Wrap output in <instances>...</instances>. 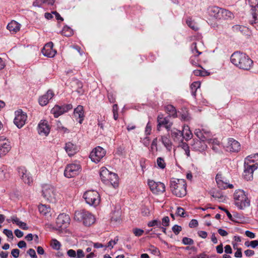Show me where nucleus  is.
I'll list each match as a JSON object with an SVG mask.
<instances>
[{"label": "nucleus", "mask_w": 258, "mask_h": 258, "mask_svg": "<svg viewBox=\"0 0 258 258\" xmlns=\"http://www.w3.org/2000/svg\"><path fill=\"white\" fill-rule=\"evenodd\" d=\"M183 132H184L183 133L184 139H185L186 141L190 139L192 137V134L189 130L184 129Z\"/></svg>", "instance_id": "de8ad7c7"}, {"label": "nucleus", "mask_w": 258, "mask_h": 258, "mask_svg": "<svg viewBox=\"0 0 258 258\" xmlns=\"http://www.w3.org/2000/svg\"><path fill=\"white\" fill-rule=\"evenodd\" d=\"M133 232L136 236L140 237L143 234L144 231L141 229L136 228L133 229Z\"/></svg>", "instance_id": "603ef678"}, {"label": "nucleus", "mask_w": 258, "mask_h": 258, "mask_svg": "<svg viewBox=\"0 0 258 258\" xmlns=\"http://www.w3.org/2000/svg\"><path fill=\"white\" fill-rule=\"evenodd\" d=\"M118 105L116 104H114L112 106V112L113 114V118L116 120L118 117Z\"/></svg>", "instance_id": "09e8293b"}, {"label": "nucleus", "mask_w": 258, "mask_h": 258, "mask_svg": "<svg viewBox=\"0 0 258 258\" xmlns=\"http://www.w3.org/2000/svg\"><path fill=\"white\" fill-rule=\"evenodd\" d=\"M256 169H253L251 165H247L244 163V171L243 177L247 181H250L253 179V172Z\"/></svg>", "instance_id": "aec40b11"}, {"label": "nucleus", "mask_w": 258, "mask_h": 258, "mask_svg": "<svg viewBox=\"0 0 258 258\" xmlns=\"http://www.w3.org/2000/svg\"><path fill=\"white\" fill-rule=\"evenodd\" d=\"M169 218L168 216L164 217L162 219V222L161 223V225L166 227L169 225Z\"/></svg>", "instance_id": "e2e57ef3"}, {"label": "nucleus", "mask_w": 258, "mask_h": 258, "mask_svg": "<svg viewBox=\"0 0 258 258\" xmlns=\"http://www.w3.org/2000/svg\"><path fill=\"white\" fill-rule=\"evenodd\" d=\"M74 219L78 221H83L84 225L90 226L95 221L94 216L88 211L84 210L76 211Z\"/></svg>", "instance_id": "20e7f679"}, {"label": "nucleus", "mask_w": 258, "mask_h": 258, "mask_svg": "<svg viewBox=\"0 0 258 258\" xmlns=\"http://www.w3.org/2000/svg\"><path fill=\"white\" fill-rule=\"evenodd\" d=\"M73 106L71 104H64L60 106L56 105L52 108L51 113L53 114L55 118H57L63 113L72 109Z\"/></svg>", "instance_id": "9b49d317"}, {"label": "nucleus", "mask_w": 258, "mask_h": 258, "mask_svg": "<svg viewBox=\"0 0 258 258\" xmlns=\"http://www.w3.org/2000/svg\"><path fill=\"white\" fill-rule=\"evenodd\" d=\"M61 34L66 37H70L73 34V31L70 27L66 26L61 31Z\"/></svg>", "instance_id": "4c0bfd02"}, {"label": "nucleus", "mask_w": 258, "mask_h": 258, "mask_svg": "<svg viewBox=\"0 0 258 258\" xmlns=\"http://www.w3.org/2000/svg\"><path fill=\"white\" fill-rule=\"evenodd\" d=\"M86 202L91 206H97L100 202V197L99 193L94 190L86 191L83 195Z\"/></svg>", "instance_id": "39448f33"}, {"label": "nucleus", "mask_w": 258, "mask_h": 258, "mask_svg": "<svg viewBox=\"0 0 258 258\" xmlns=\"http://www.w3.org/2000/svg\"><path fill=\"white\" fill-rule=\"evenodd\" d=\"M3 233L9 238H13V232L11 230L5 229L3 231Z\"/></svg>", "instance_id": "bf43d9fd"}, {"label": "nucleus", "mask_w": 258, "mask_h": 258, "mask_svg": "<svg viewBox=\"0 0 258 258\" xmlns=\"http://www.w3.org/2000/svg\"><path fill=\"white\" fill-rule=\"evenodd\" d=\"M27 118V115L26 113L23 112L22 110H17L15 112L14 123L19 128H20L26 123Z\"/></svg>", "instance_id": "f8f14e48"}, {"label": "nucleus", "mask_w": 258, "mask_h": 258, "mask_svg": "<svg viewBox=\"0 0 258 258\" xmlns=\"http://www.w3.org/2000/svg\"><path fill=\"white\" fill-rule=\"evenodd\" d=\"M233 198L235 205L239 209H244L250 205V201L243 190H236Z\"/></svg>", "instance_id": "7ed1b4c3"}, {"label": "nucleus", "mask_w": 258, "mask_h": 258, "mask_svg": "<svg viewBox=\"0 0 258 258\" xmlns=\"http://www.w3.org/2000/svg\"><path fill=\"white\" fill-rule=\"evenodd\" d=\"M180 118L184 121H188L190 119V116L188 112L186 111L185 112H183L181 114Z\"/></svg>", "instance_id": "6e6d98bb"}, {"label": "nucleus", "mask_w": 258, "mask_h": 258, "mask_svg": "<svg viewBox=\"0 0 258 258\" xmlns=\"http://www.w3.org/2000/svg\"><path fill=\"white\" fill-rule=\"evenodd\" d=\"M56 127L58 131L62 132L63 134L69 133V130L67 127L62 126L61 123L60 121H58L57 123Z\"/></svg>", "instance_id": "a18cd8bd"}, {"label": "nucleus", "mask_w": 258, "mask_h": 258, "mask_svg": "<svg viewBox=\"0 0 258 258\" xmlns=\"http://www.w3.org/2000/svg\"><path fill=\"white\" fill-rule=\"evenodd\" d=\"M118 241V238L117 236L115 237L114 239V240H110L106 246H105L106 247H110V249H112L113 247V245L116 244Z\"/></svg>", "instance_id": "3c124183"}, {"label": "nucleus", "mask_w": 258, "mask_h": 258, "mask_svg": "<svg viewBox=\"0 0 258 258\" xmlns=\"http://www.w3.org/2000/svg\"><path fill=\"white\" fill-rule=\"evenodd\" d=\"M71 86L73 90L77 92L79 95H81L84 93L83 84L78 79H73L71 82Z\"/></svg>", "instance_id": "5701e85b"}, {"label": "nucleus", "mask_w": 258, "mask_h": 258, "mask_svg": "<svg viewBox=\"0 0 258 258\" xmlns=\"http://www.w3.org/2000/svg\"><path fill=\"white\" fill-rule=\"evenodd\" d=\"M20 25L19 23L13 20L8 24L7 28L11 33L15 34L20 30Z\"/></svg>", "instance_id": "c756f323"}, {"label": "nucleus", "mask_w": 258, "mask_h": 258, "mask_svg": "<svg viewBox=\"0 0 258 258\" xmlns=\"http://www.w3.org/2000/svg\"><path fill=\"white\" fill-rule=\"evenodd\" d=\"M118 177L117 174L115 173H110L109 176L107 178V181L106 183H110L112 186L115 187L118 186Z\"/></svg>", "instance_id": "7c9ffc66"}, {"label": "nucleus", "mask_w": 258, "mask_h": 258, "mask_svg": "<svg viewBox=\"0 0 258 258\" xmlns=\"http://www.w3.org/2000/svg\"><path fill=\"white\" fill-rule=\"evenodd\" d=\"M222 8L217 6H211L207 9V13L209 16L216 20H220Z\"/></svg>", "instance_id": "412c9836"}, {"label": "nucleus", "mask_w": 258, "mask_h": 258, "mask_svg": "<svg viewBox=\"0 0 258 258\" xmlns=\"http://www.w3.org/2000/svg\"><path fill=\"white\" fill-rule=\"evenodd\" d=\"M41 1L43 4L48 6H53L55 2L54 0H41Z\"/></svg>", "instance_id": "680f3d73"}, {"label": "nucleus", "mask_w": 258, "mask_h": 258, "mask_svg": "<svg viewBox=\"0 0 258 258\" xmlns=\"http://www.w3.org/2000/svg\"><path fill=\"white\" fill-rule=\"evenodd\" d=\"M169 118V116L164 117L163 114H159L157 117V130L160 131V128L163 126L168 131H170L173 125V122L170 121Z\"/></svg>", "instance_id": "1a4fd4ad"}, {"label": "nucleus", "mask_w": 258, "mask_h": 258, "mask_svg": "<svg viewBox=\"0 0 258 258\" xmlns=\"http://www.w3.org/2000/svg\"><path fill=\"white\" fill-rule=\"evenodd\" d=\"M105 154V150L101 147L98 146L92 151L89 157L92 162L97 163L101 161Z\"/></svg>", "instance_id": "6e6552de"}, {"label": "nucleus", "mask_w": 258, "mask_h": 258, "mask_svg": "<svg viewBox=\"0 0 258 258\" xmlns=\"http://www.w3.org/2000/svg\"><path fill=\"white\" fill-rule=\"evenodd\" d=\"M64 149L69 156L74 155L79 151L78 146L70 142L66 144Z\"/></svg>", "instance_id": "a878e982"}, {"label": "nucleus", "mask_w": 258, "mask_h": 258, "mask_svg": "<svg viewBox=\"0 0 258 258\" xmlns=\"http://www.w3.org/2000/svg\"><path fill=\"white\" fill-rule=\"evenodd\" d=\"M20 253V250L19 249L17 248L13 249L11 251L12 255L15 257L17 258L18 257Z\"/></svg>", "instance_id": "338daca9"}, {"label": "nucleus", "mask_w": 258, "mask_h": 258, "mask_svg": "<svg viewBox=\"0 0 258 258\" xmlns=\"http://www.w3.org/2000/svg\"><path fill=\"white\" fill-rule=\"evenodd\" d=\"M228 148L230 151L233 152H237L240 149V145L239 143L234 139H229L228 142Z\"/></svg>", "instance_id": "cd10ccee"}, {"label": "nucleus", "mask_w": 258, "mask_h": 258, "mask_svg": "<svg viewBox=\"0 0 258 258\" xmlns=\"http://www.w3.org/2000/svg\"><path fill=\"white\" fill-rule=\"evenodd\" d=\"M82 170L80 164L78 162L67 165L64 175L67 178H72L78 175Z\"/></svg>", "instance_id": "0eeeda50"}, {"label": "nucleus", "mask_w": 258, "mask_h": 258, "mask_svg": "<svg viewBox=\"0 0 258 258\" xmlns=\"http://www.w3.org/2000/svg\"><path fill=\"white\" fill-rule=\"evenodd\" d=\"M171 136L173 141L178 143L182 142L184 139L183 132L176 128L171 131Z\"/></svg>", "instance_id": "393cba45"}, {"label": "nucleus", "mask_w": 258, "mask_h": 258, "mask_svg": "<svg viewBox=\"0 0 258 258\" xmlns=\"http://www.w3.org/2000/svg\"><path fill=\"white\" fill-rule=\"evenodd\" d=\"M201 83L200 82H194L190 85V89L191 90H197L200 87Z\"/></svg>", "instance_id": "4d7b16f0"}, {"label": "nucleus", "mask_w": 258, "mask_h": 258, "mask_svg": "<svg viewBox=\"0 0 258 258\" xmlns=\"http://www.w3.org/2000/svg\"><path fill=\"white\" fill-rule=\"evenodd\" d=\"M38 210L42 215L47 216L50 212V208L44 205H40L38 206Z\"/></svg>", "instance_id": "e433bc0d"}, {"label": "nucleus", "mask_w": 258, "mask_h": 258, "mask_svg": "<svg viewBox=\"0 0 258 258\" xmlns=\"http://www.w3.org/2000/svg\"><path fill=\"white\" fill-rule=\"evenodd\" d=\"M207 140H195L192 141L191 143V149L195 151L202 152L207 148V145L205 141Z\"/></svg>", "instance_id": "dca6fc26"}, {"label": "nucleus", "mask_w": 258, "mask_h": 258, "mask_svg": "<svg viewBox=\"0 0 258 258\" xmlns=\"http://www.w3.org/2000/svg\"><path fill=\"white\" fill-rule=\"evenodd\" d=\"M182 243L184 245H192L194 243V241L191 238L184 237L182 239Z\"/></svg>", "instance_id": "8fccbe9b"}, {"label": "nucleus", "mask_w": 258, "mask_h": 258, "mask_svg": "<svg viewBox=\"0 0 258 258\" xmlns=\"http://www.w3.org/2000/svg\"><path fill=\"white\" fill-rule=\"evenodd\" d=\"M195 134L199 138V140L209 141L210 139V133L208 131H206L204 130L201 131L199 128L196 129L195 131Z\"/></svg>", "instance_id": "bb28decb"}, {"label": "nucleus", "mask_w": 258, "mask_h": 258, "mask_svg": "<svg viewBox=\"0 0 258 258\" xmlns=\"http://www.w3.org/2000/svg\"><path fill=\"white\" fill-rule=\"evenodd\" d=\"M27 253L32 257V258H37V256L36 254L35 251L32 249L30 248L27 251Z\"/></svg>", "instance_id": "052dcab7"}, {"label": "nucleus", "mask_w": 258, "mask_h": 258, "mask_svg": "<svg viewBox=\"0 0 258 258\" xmlns=\"http://www.w3.org/2000/svg\"><path fill=\"white\" fill-rule=\"evenodd\" d=\"M247 2L252 8V11H256L258 9V0H247Z\"/></svg>", "instance_id": "49530a36"}, {"label": "nucleus", "mask_w": 258, "mask_h": 258, "mask_svg": "<svg viewBox=\"0 0 258 258\" xmlns=\"http://www.w3.org/2000/svg\"><path fill=\"white\" fill-rule=\"evenodd\" d=\"M18 172L23 181L28 184H30L33 182V178L31 174L27 172L25 167H18Z\"/></svg>", "instance_id": "2eb2a0df"}, {"label": "nucleus", "mask_w": 258, "mask_h": 258, "mask_svg": "<svg viewBox=\"0 0 258 258\" xmlns=\"http://www.w3.org/2000/svg\"><path fill=\"white\" fill-rule=\"evenodd\" d=\"M151 130H152V126H151V124L150 123V122H148L147 124V125H146V127L145 128V134L147 135H150Z\"/></svg>", "instance_id": "69168bd1"}, {"label": "nucleus", "mask_w": 258, "mask_h": 258, "mask_svg": "<svg viewBox=\"0 0 258 258\" xmlns=\"http://www.w3.org/2000/svg\"><path fill=\"white\" fill-rule=\"evenodd\" d=\"M246 27L239 25H235L233 26L232 28V31L235 33L240 32L241 33H243L246 30Z\"/></svg>", "instance_id": "a19ab883"}, {"label": "nucleus", "mask_w": 258, "mask_h": 258, "mask_svg": "<svg viewBox=\"0 0 258 258\" xmlns=\"http://www.w3.org/2000/svg\"><path fill=\"white\" fill-rule=\"evenodd\" d=\"M10 141L6 138L0 139V158L5 156L11 149Z\"/></svg>", "instance_id": "ddd939ff"}, {"label": "nucleus", "mask_w": 258, "mask_h": 258, "mask_svg": "<svg viewBox=\"0 0 258 258\" xmlns=\"http://www.w3.org/2000/svg\"><path fill=\"white\" fill-rule=\"evenodd\" d=\"M156 162L158 168L161 169H164L165 168L166 164L163 158L158 157Z\"/></svg>", "instance_id": "79ce46f5"}, {"label": "nucleus", "mask_w": 258, "mask_h": 258, "mask_svg": "<svg viewBox=\"0 0 258 258\" xmlns=\"http://www.w3.org/2000/svg\"><path fill=\"white\" fill-rule=\"evenodd\" d=\"M70 221V218L69 215L61 213L60 214L56 220L57 226L59 228H66L67 226L69 224Z\"/></svg>", "instance_id": "f3484780"}, {"label": "nucleus", "mask_w": 258, "mask_h": 258, "mask_svg": "<svg viewBox=\"0 0 258 258\" xmlns=\"http://www.w3.org/2000/svg\"><path fill=\"white\" fill-rule=\"evenodd\" d=\"M244 253L246 256H251L254 254V251L251 249H247L244 251Z\"/></svg>", "instance_id": "774afa93"}, {"label": "nucleus", "mask_w": 258, "mask_h": 258, "mask_svg": "<svg viewBox=\"0 0 258 258\" xmlns=\"http://www.w3.org/2000/svg\"><path fill=\"white\" fill-rule=\"evenodd\" d=\"M148 184L151 190L154 194L159 195L165 191V185L161 182H155L153 180H149Z\"/></svg>", "instance_id": "9d476101"}, {"label": "nucleus", "mask_w": 258, "mask_h": 258, "mask_svg": "<svg viewBox=\"0 0 258 258\" xmlns=\"http://www.w3.org/2000/svg\"><path fill=\"white\" fill-rule=\"evenodd\" d=\"M172 230L173 231V232H174V233L175 234V235H178L180 232L182 230V228L180 226H179L178 225H174L172 228Z\"/></svg>", "instance_id": "5fc2aeb1"}, {"label": "nucleus", "mask_w": 258, "mask_h": 258, "mask_svg": "<svg viewBox=\"0 0 258 258\" xmlns=\"http://www.w3.org/2000/svg\"><path fill=\"white\" fill-rule=\"evenodd\" d=\"M42 193L44 198L50 203L56 201V192L53 186L50 184H45L42 187Z\"/></svg>", "instance_id": "423d86ee"}, {"label": "nucleus", "mask_w": 258, "mask_h": 258, "mask_svg": "<svg viewBox=\"0 0 258 258\" xmlns=\"http://www.w3.org/2000/svg\"><path fill=\"white\" fill-rule=\"evenodd\" d=\"M54 95L53 92L51 90H48L45 94L39 98L38 101L39 104L42 106L46 105Z\"/></svg>", "instance_id": "4be33fe9"}, {"label": "nucleus", "mask_w": 258, "mask_h": 258, "mask_svg": "<svg viewBox=\"0 0 258 258\" xmlns=\"http://www.w3.org/2000/svg\"><path fill=\"white\" fill-rule=\"evenodd\" d=\"M231 62L240 69L249 71L253 65V61L245 53L240 51L234 52L231 56Z\"/></svg>", "instance_id": "f257e3e1"}, {"label": "nucleus", "mask_w": 258, "mask_h": 258, "mask_svg": "<svg viewBox=\"0 0 258 258\" xmlns=\"http://www.w3.org/2000/svg\"><path fill=\"white\" fill-rule=\"evenodd\" d=\"M198 225V222L196 219H192L189 223V226L190 228H194L197 227Z\"/></svg>", "instance_id": "0e129e2a"}, {"label": "nucleus", "mask_w": 258, "mask_h": 258, "mask_svg": "<svg viewBox=\"0 0 258 258\" xmlns=\"http://www.w3.org/2000/svg\"><path fill=\"white\" fill-rule=\"evenodd\" d=\"M191 48L194 56H198L202 53V52L200 51L197 47V43L196 42H193L191 45Z\"/></svg>", "instance_id": "37998d69"}, {"label": "nucleus", "mask_w": 258, "mask_h": 258, "mask_svg": "<svg viewBox=\"0 0 258 258\" xmlns=\"http://www.w3.org/2000/svg\"><path fill=\"white\" fill-rule=\"evenodd\" d=\"M110 172L105 167H102L100 171V176L103 182L107 181V178L109 176Z\"/></svg>", "instance_id": "72a5a7b5"}, {"label": "nucleus", "mask_w": 258, "mask_h": 258, "mask_svg": "<svg viewBox=\"0 0 258 258\" xmlns=\"http://www.w3.org/2000/svg\"><path fill=\"white\" fill-rule=\"evenodd\" d=\"M50 246L52 249L55 250H59L61 246V243L56 239H52L50 241Z\"/></svg>", "instance_id": "ea45409f"}, {"label": "nucleus", "mask_w": 258, "mask_h": 258, "mask_svg": "<svg viewBox=\"0 0 258 258\" xmlns=\"http://www.w3.org/2000/svg\"><path fill=\"white\" fill-rule=\"evenodd\" d=\"M53 44L52 42L46 43L41 51L43 54L48 57H53L55 55L56 51L53 49Z\"/></svg>", "instance_id": "6ab92c4d"}, {"label": "nucleus", "mask_w": 258, "mask_h": 258, "mask_svg": "<svg viewBox=\"0 0 258 258\" xmlns=\"http://www.w3.org/2000/svg\"><path fill=\"white\" fill-rule=\"evenodd\" d=\"M165 111L169 114L168 116H169V117L172 116L173 118H176L178 116L175 107L172 105H167L165 106Z\"/></svg>", "instance_id": "2f4dec72"}, {"label": "nucleus", "mask_w": 258, "mask_h": 258, "mask_svg": "<svg viewBox=\"0 0 258 258\" xmlns=\"http://www.w3.org/2000/svg\"><path fill=\"white\" fill-rule=\"evenodd\" d=\"M161 222L160 220L155 219L148 222V226L149 227H155L157 228L161 227Z\"/></svg>", "instance_id": "c03bdc74"}, {"label": "nucleus", "mask_w": 258, "mask_h": 258, "mask_svg": "<svg viewBox=\"0 0 258 258\" xmlns=\"http://www.w3.org/2000/svg\"><path fill=\"white\" fill-rule=\"evenodd\" d=\"M225 178L223 176L221 173L217 174L215 180L217 183L218 187L220 189H225L227 188H233V185L232 184L228 183L224 180Z\"/></svg>", "instance_id": "4468645a"}, {"label": "nucleus", "mask_w": 258, "mask_h": 258, "mask_svg": "<svg viewBox=\"0 0 258 258\" xmlns=\"http://www.w3.org/2000/svg\"><path fill=\"white\" fill-rule=\"evenodd\" d=\"M186 24L189 27L195 31H197L199 29V28L196 23L192 20L191 18L188 17L186 21Z\"/></svg>", "instance_id": "58836bf2"}, {"label": "nucleus", "mask_w": 258, "mask_h": 258, "mask_svg": "<svg viewBox=\"0 0 258 258\" xmlns=\"http://www.w3.org/2000/svg\"><path fill=\"white\" fill-rule=\"evenodd\" d=\"M244 163L247 165H251L253 169L258 167V154H254L247 156L244 160Z\"/></svg>", "instance_id": "b1692460"}, {"label": "nucleus", "mask_w": 258, "mask_h": 258, "mask_svg": "<svg viewBox=\"0 0 258 258\" xmlns=\"http://www.w3.org/2000/svg\"><path fill=\"white\" fill-rule=\"evenodd\" d=\"M9 177L8 168L6 165L0 167V180H4Z\"/></svg>", "instance_id": "c9c22d12"}, {"label": "nucleus", "mask_w": 258, "mask_h": 258, "mask_svg": "<svg viewBox=\"0 0 258 258\" xmlns=\"http://www.w3.org/2000/svg\"><path fill=\"white\" fill-rule=\"evenodd\" d=\"M170 188L173 195L179 198L186 196V182L183 179H173L170 181Z\"/></svg>", "instance_id": "f03ea898"}, {"label": "nucleus", "mask_w": 258, "mask_h": 258, "mask_svg": "<svg viewBox=\"0 0 258 258\" xmlns=\"http://www.w3.org/2000/svg\"><path fill=\"white\" fill-rule=\"evenodd\" d=\"M38 132L40 135L47 136L50 132V127L48 121L41 120L38 125Z\"/></svg>", "instance_id": "a211bd4d"}, {"label": "nucleus", "mask_w": 258, "mask_h": 258, "mask_svg": "<svg viewBox=\"0 0 258 258\" xmlns=\"http://www.w3.org/2000/svg\"><path fill=\"white\" fill-rule=\"evenodd\" d=\"M198 56H192L190 58V63L195 66H197L199 64Z\"/></svg>", "instance_id": "13d9d810"}, {"label": "nucleus", "mask_w": 258, "mask_h": 258, "mask_svg": "<svg viewBox=\"0 0 258 258\" xmlns=\"http://www.w3.org/2000/svg\"><path fill=\"white\" fill-rule=\"evenodd\" d=\"M176 214L180 217H185L186 215L184 212V210L181 207H178L177 208Z\"/></svg>", "instance_id": "864d4df0"}, {"label": "nucleus", "mask_w": 258, "mask_h": 258, "mask_svg": "<svg viewBox=\"0 0 258 258\" xmlns=\"http://www.w3.org/2000/svg\"><path fill=\"white\" fill-rule=\"evenodd\" d=\"M74 114L77 120L79 119L78 122L82 123L84 117L83 107L81 105L78 106L74 110Z\"/></svg>", "instance_id": "c85d7f7f"}, {"label": "nucleus", "mask_w": 258, "mask_h": 258, "mask_svg": "<svg viewBox=\"0 0 258 258\" xmlns=\"http://www.w3.org/2000/svg\"><path fill=\"white\" fill-rule=\"evenodd\" d=\"M161 141L167 150L170 151L172 149V143L169 138L166 136L161 137Z\"/></svg>", "instance_id": "f704fd0d"}, {"label": "nucleus", "mask_w": 258, "mask_h": 258, "mask_svg": "<svg viewBox=\"0 0 258 258\" xmlns=\"http://www.w3.org/2000/svg\"><path fill=\"white\" fill-rule=\"evenodd\" d=\"M234 18V15L230 11L222 9L221 12V19L228 20V19H233Z\"/></svg>", "instance_id": "473e14b6"}]
</instances>
